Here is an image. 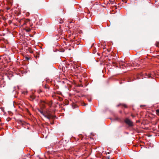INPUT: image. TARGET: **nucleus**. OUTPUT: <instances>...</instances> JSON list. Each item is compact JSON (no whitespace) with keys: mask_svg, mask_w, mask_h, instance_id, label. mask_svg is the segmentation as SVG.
<instances>
[{"mask_svg":"<svg viewBox=\"0 0 159 159\" xmlns=\"http://www.w3.org/2000/svg\"><path fill=\"white\" fill-rule=\"evenodd\" d=\"M84 106H85V105H86L84 103Z\"/></svg>","mask_w":159,"mask_h":159,"instance_id":"nucleus-19","label":"nucleus"},{"mask_svg":"<svg viewBox=\"0 0 159 159\" xmlns=\"http://www.w3.org/2000/svg\"><path fill=\"white\" fill-rule=\"evenodd\" d=\"M125 122L129 126H133V122L128 118H126L124 120Z\"/></svg>","mask_w":159,"mask_h":159,"instance_id":"nucleus-5","label":"nucleus"},{"mask_svg":"<svg viewBox=\"0 0 159 159\" xmlns=\"http://www.w3.org/2000/svg\"><path fill=\"white\" fill-rule=\"evenodd\" d=\"M52 112L50 109H47L46 111H45V117L48 119L49 120L52 119L53 120L55 119L56 116H53L52 115Z\"/></svg>","mask_w":159,"mask_h":159,"instance_id":"nucleus-2","label":"nucleus"},{"mask_svg":"<svg viewBox=\"0 0 159 159\" xmlns=\"http://www.w3.org/2000/svg\"><path fill=\"white\" fill-rule=\"evenodd\" d=\"M45 88H46V89L48 88V87H46V86H45Z\"/></svg>","mask_w":159,"mask_h":159,"instance_id":"nucleus-17","label":"nucleus"},{"mask_svg":"<svg viewBox=\"0 0 159 159\" xmlns=\"http://www.w3.org/2000/svg\"><path fill=\"white\" fill-rule=\"evenodd\" d=\"M120 106H121L123 107H124L125 108H126L127 107V105L126 104H124V103H120V104H118L117 106V107H119Z\"/></svg>","mask_w":159,"mask_h":159,"instance_id":"nucleus-6","label":"nucleus"},{"mask_svg":"<svg viewBox=\"0 0 159 159\" xmlns=\"http://www.w3.org/2000/svg\"><path fill=\"white\" fill-rule=\"evenodd\" d=\"M62 99L61 98H60V101H61Z\"/></svg>","mask_w":159,"mask_h":159,"instance_id":"nucleus-15","label":"nucleus"},{"mask_svg":"<svg viewBox=\"0 0 159 159\" xmlns=\"http://www.w3.org/2000/svg\"><path fill=\"white\" fill-rule=\"evenodd\" d=\"M54 123V122L53 121H52V122H50V124H51V125H52Z\"/></svg>","mask_w":159,"mask_h":159,"instance_id":"nucleus-13","label":"nucleus"},{"mask_svg":"<svg viewBox=\"0 0 159 159\" xmlns=\"http://www.w3.org/2000/svg\"><path fill=\"white\" fill-rule=\"evenodd\" d=\"M52 104V101L49 100H40V105L41 106V107L44 109L46 107V106L48 105L49 107H51Z\"/></svg>","mask_w":159,"mask_h":159,"instance_id":"nucleus-1","label":"nucleus"},{"mask_svg":"<svg viewBox=\"0 0 159 159\" xmlns=\"http://www.w3.org/2000/svg\"><path fill=\"white\" fill-rule=\"evenodd\" d=\"M75 151L77 152H79L82 155L85 154L86 153V152L87 151V148H86L85 146H81L78 149H77Z\"/></svg>","mask_w":159,"mask_h":159,"instance_id":"nucleus-3","label":"nucleus"},{"mask_svg":"<svg viewBox=\"0 0 159 159\" xmlns=\"http://www.w3.org/2000/svg\"><path fill=\"white\" fill-rule=\"evenodd\" d=\"M30 98L32 100H33L35 99V96L33 94L30 96Z\"/></svg>","mask_w":159,"mask_h":159,"instance_id":"nucleus-9","label":"nucleus"},{"mask_svg":"<svg viewBox=\"0 0 159 159\" xmlns=\"http://www.w3.org/2000/svg\"><path fill=\"white\" fill-rule=\"evenodd\" d=\"M38 111L41 114L43 115L45 117V115H46L45 114V112H43V110L41 109H39Z\"/></svg>","mask_w":159,"mask_h":159,"instance_id":"nucleus-7","label":"nucleus"},{"mask_svg":"<svg viewBox=\"0 0 159 159\" xmlns=\"http://www.w3.org/2000/svg\"><path fill=\"white\" fill-rule=\"evenodd\" d=\"M155 45L156 47H159V42H157L156 43Z\"/></svg>","mask_w":159,"mask_h":159,"instance_id":"nucleus-12","label":"nucleus"},{"mask_svg":"<svg viewBox=\"0 0 159 159\" xmlns=\"http://www.w3.org/2000/svg\"><path fill=\"white\" fill-rule=\"evenodd\" d=\"M131 116H132L133 117H134L133 116L132 114L131 115Z\"/></svg>","mask_w":159,"mask_h":159,"instance_id":"nucleus-18","label":"nucleus"},{"mask_svg":"<svg viewBox=\"0 0 159 159\" xmlns=\"http://www.w3.org/2000/svg\"><path fill=\"white\" fill-rule=\"evenodd\" d=\"M58 20L59 21V23L60 24L62 23L63 22V20L61 18H58Z\"/></svg>","mask_w":159,"mask_h":159,"instance_id":"nucleus-8","label":"nucleus"},{"mask_svg":"<svg viewBox=\"0 0 159 159\" xmlns=\"http://www.w3.org/2000/svg\"><path fill=\"white\" fill-rule=\"evenodd\" d=\"M30 20L29 19L25 20L22 19L20 20L19 22L21 26H23L24 25H27L30 24Z\"/></svg>","mask_w":159,"mask_h":159,"instance_id":"nucleus-4","label":"nucleus"},{"mask_svg":"<svg viewBox=\"0 0 159 159\" xmlns=\"http://www.w3.org/2000/svg\"><path fill=\"white\" fill-rule=\"evenodd\" d=\"M52 96L53 98H54V97L55 96V94H53Z\"/></svg>","mask_w":159,"mask_h":159,"instance_id":"nucleus-14","label":"nucleus"},{"mask_svg":"<svg viewBox=\"0 0 159 159\" xmlns=\"http://www.w3.org/2000/svg\"><path fill=\"white\" fill-rule=\"evenodd\" d=\"M156 114L159 116V109H157L156 111Z\"/></svg>","mask_w":159,"mask_h":159,"instance_id":"nucleus-10","label":"nucleus"},{"mask_svg":"<svg viewBox=\"0 0 159 159\" xmlns=\"http://www.w3.org/2000/svg\"><path fill=\"white\" fill-rule=\"evenodd\" d=\"M91 99H89V102H91Z\"/></svg>","mask_w":159,"mask_h":159,"instance_id":"nucleus-16","label":"nucleus"},{"mask_svg":"<svg viewBox=\"0 0 159 159\" xmlns=\"http://www.w3.org/2000/svg\"><path fill=\"white\" fill-rule=\"evenodd\" d=\"M146 78H150L151 77V74L147 75V74H146Z\"/></svg>","mask_w":159,"mask_h":159,"instance_id":"nucleus-11","label":"nucleus"}]
</instances>
